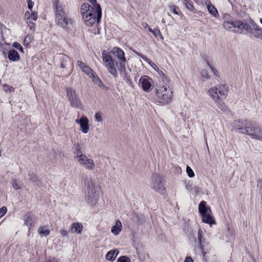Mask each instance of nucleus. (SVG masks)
<instances>
[{"label":"nucleus","instance_id":"nucleus-1","mask_svg":"<svg viewBox=\"0 0 262 262\" xmlns=\"http://www.w3.org/2000/svg\"><path fill=\"white\" fill-rule=\"evenodd\" d=\"M102 60L108 72L114 77L118 75L117 70L120 73L125 71L127 60L124 52L118 47H114L110 52L103 50L102 53Z\"/></svg>","mask_w":262,"mask_h":262},{"label":"nucleus","instance_id":"nucleus-2","mask_svg":"<svg viewBox=\"0 0 262 262\" xmlns=\"http://www.w3.org/2000/svg\"><path fill=\"white\" fill-rule=\"evenodd\" d=\"M85 199L91 206L96 205L99 199L100 188L92 179H87L85 182Z\"/></svg>","mask_w":262,"mask_h":262},{"label":"nucleus","instance_id":"nucleus-3","mask_svg":"<svg viewBox=\"0 0 262 262\" xmlns=\"http://www.w3.org/2000/svg\"><path fill=\"white\" fill-rule=\"evenodd\" d=\"M156 92V100L161 104H167L171 102L172 99V90L169 86V82L157 83Z\"/></svg>","mask_w":262,"mask_h":262},{"label":"nucleus","instance_id":"nucleus-4","mask_svg":"<svg viewBox=\"0 0 262 262\" xmlns=\"http://www.w3.org/2000/svg\"><path fill=\"white\" fill-rule=\"evenodd\" d=\"M229 91V87L225 84H220L210 88L207 94L214 101L224 99L226 98Z\"/></svg>","mask_w":262,"mask_h":262},{"label":"nucleus","instance_id":"nucleus-5","mask_svg":"<svg viewBox=\"0 0 262 262\" xmlns=\"http://www.w3.org/2000/svg\"><path fill=\"white\" fill-rule=\"evenodd\" d=\"M196 241L198 244V248H199L201 251L203 260L205 262H207V254L209 253L211 248L209 243L206 240V238L204 237L203 231L201 228H199L198 230Z\"/></svg>","mask_w":262,"mask_h":262},{"label":"nucleus","instance_id":"nucleus-6","mask_svg":"<svg viewBox=\"0 0 262 262\" xmlns=\"http://www.w3.org/2000/svg\"><path fill=\"white\" fill-rule=\"evenodd\" d=\"M66 92L70 105L72 107L79 110H83L84 108V106L75 90L70 88H67Z\"/></svg>","mask_w":262,"mask_h":262},{"label":"nucleus","instance_id":"nucleus-7","mask_svg":"<svg viewBox=\"0 0 262 262\" xmlns=\"http://www.w3.org/2000/svg\"><path fill=\"white\" fill-rule=\"evenodd\" d=\"M151 188L161 194L166 193V189L164 186V179L160 176L155 175L152 178Z\"/></svg>","mask_w":262,"mask_h":262},{"label":"nucleus","instance_id":"nucleus-8","mask_svg":"<svg viewBox=\"0 0 262 262\" xmlns=\"http://www.w3.org/2000/svg\"><path fill=\"white\" fill-rule=\"evenodd\" d=\"M206 203L204 201H202L199 205V211L202 216V221L204 223L212 225L215 223L213 217L207 212V208L206 207Z\"/></svg>","mask_w":262,"mask_h":262},{"label":"nucleus","instance_id":"nucleus-9","mask_svg":"<svg viewBox=\"0 0 262 262\" xmlns=\"http://www.w3.org/2000/svg\"><path fill=\"white\" fill-rule=\"evenodd\" d=\"M252 123L247 120L243 121L235 120L233 123V127L235 129L237 130L239 133L248 135L249 129Z\"/></svg>","mask_w":262,"mask_h":262},{"label":"nucleus","instance_id":"nucleus-10","mask_svg":"<svg viewBox=\"0 0 262 262\" xmlns=\"http://www.w3.org/2000/svg\"><path fill=\"white\" fill-rule=\"evenodd\" d=\"M248 135L253 139L262 142V126L252 123Z\"/></svg>","mask_w":262,"mask_h":262},{"label":"nucleus","instance_id":"nucleus-11","mask_svg":"<svg viewBox=\"0 0 262 262\" xmlns=\"http://www.w3.org/2000/svg\"><path fill=\"white\" fill-rule=\"evenodd\" d=\"M55 23L59 27L68 30L70 29L71 27L72 26L74 20L67 14L64 16L55 19Z\"/></svg>","mask_w":262,"mask_h":262},{"label":"nucleus","instance_id":"nucleus-12","mask_svg":"<svg viewBox=\"0 0 262 262\" xmlns=\"http://www.w3.org/2000/svg\"><path fill=\"white\" fill-rule=\"evenodd\" d=\"M54 9L55 10L54 13L55 19H57L68 14L66 6L60 3L59 1L55 2Z\"/></svg>","mask_w":262,"mask_h":262},{"label":"nucleus","instance_id":"nucleus-13","mask_svg":"<svg viewBox=\"0 0 262 262\" xmlns=\"http://www.w3.org/2000/svg\"><path fill=\"white\" fill-rule=\"evenodd\" d=\"M77 161L80 165L88 170H93L95 167L94 160L88 158L85 155L78 159Z\"/></svg>","mask_w":262,"mask_h":262},{"label":"nucleus","instance_id":"nucleus-14","mask_svg":"<svg viewBox=\"0 0 262 262\" xmlns=\"http://www.w3.org/2000/svg\"><path fill=\"white\" fill-rule=\"evenodd\" d=\"M249 32L253 37L262 40V28L256 23L251 24L249 29Z\"/></svg>","mask_w":262,"mask_h":262},{"label":"nucleus","instance_id":"nucleus-15","mask_svg":"<svg viewBox=\"0 0 262 262\" xmlns=\"http://www.w3.org/2000/svg\"><path fill=\"white\" fill-rule=\"evenodd\" d=\"M82 17L87 26L91 27L96 21L97 22V15L96 13H95V10H92L91 12H89V14Z\"/></svg>","mask_w":262,"mask_h":262},{"label":"nucleus","instance_id":"nucleus-16","mask_svg":"<svg viewBox=\"0 0 262 262\" xmlns=\"http://www.w3.org/2000/svg\"><path fill=\"white\" fill-rule=\"evenodd\" d=\"M75 122L80 125V130L82 133L86 134L89 132V121L86 116H83L80 119H76Z\"/></svg>","mask_w":262,"mask_h":262},{"label":"nucleus","instance_id":"nucleus-17","mask_svg":"<svg viewBox=\"0 0 262 262\" xmlns=\"http://www.w3.org/2000/svg\"><path fill=\"white\" fill-rule=\"evenodd\" d=\"M92 5L91 9L95 10V13L97 15V23H99L102 17V9L101 6L97 3V0H88Z\"/></svg>","mask_w":262,"mask_h":262},{"label":"nucleus","instance_id":"nucleus-18","mask_svg":"<svg viewBox=\"0 0 262 262\" xmlns=\"http://www.w3.org/2000/svg\"><path fill=\"white\" fill-rule=\"evenodd\" d=\"M151 79L147 76H142L139 80V83L141 85L143 90L144 91H149L151 86Z\"/></svg>","mask_w":262,"mask_h":262},{"label":"nucleus","instance_id":"nucleus-19","mask_svg":"<svg viewBox=\"0 0 262 262\" xmlns=\"http://www.w3.org/2000/svg\"><path fill=\"white\" fill-rule=\"evenodd\" d=\"M234 27L236 32L241 33L244 31H248L250 26L241 20H235Z\"/></svg>","mask_w":262,"mask_h":262},{"label":"nucleus","instance_id":"nucleus-20","mask_svg":"<svg viewBox=\"0 0 262 262\" xmlns=\"http://www.w3.org/2000/svg\"><path fill=\"white\" fill-rule=\"evenodd\" d=\"M205 4L209 12L213 16L217 17L219 16V13L217 9L212 5L211 2L209 0L205 2Z\"/></svg>","mask_w":262,"mask_h":262},{"label":"nucleus","instance_id":"nucleus-21","mask_svg":"<svg viewBox=\"0 0 262 262\" xmlns=\"http://www.w3.org/2000/svg\"><path fill=\"white\" fill-rule=\"evenodd\" d=\"M122 229V225L120 221L117 220L114 226L112 227L111 231L113 234L117 235L119 234Z\"/></svg>","mask_w":262,"mask_h":262},{"label":"nucleus","instance_id":"nucleus-22","mask_svg":"<svg viewBox=\"0 0 262 262\" xmlns=\"http://www.w3.org/2000/svg\"><path fill=\"white\" fill-rule=\"evenodd\" d=\"M82 225L79 223H73L70 227V231L72 233L76 232L78 234L81 233L82 230Z\"/></svg>","mask_w":262,"mask_h":262},{"label":"nucleus","instance_id":"nucleus-23","mask_svg":"<svg viewBox=\"0 0 262 262\" xmlns=\"http://www.w3.org/2000/svg\"><path fill=\"white\" fill-rule=\"evenodd\" d=\"M75 150L74 152L75 155V159L77 160L83 157L85 154H82L81 151V147L79 143H76L74 144Z\"/></svg>","mask_w":262,"mask_h":262},{"label":"nucleus","instance_id":"nucleus-24","mask_svg":"<svg viewBox=\"0 0 262 262\" xmlns=\"http://www.w3.org/2000/svg\"><path fill=\"white\" fill-rule=\"evenodd\" d=\"M235 21L231 20L230 21H224L223 23V27L224 29L231 31L236 32V30L234 27Z\"/></svg>","mask_w":262,"mask_h":262},{"label":"nucleus","instance_id":"nucleus-25","mask_svg":"<svg viewBox=\"0 0 262 262\" xmlns=\"http://www.w3.org/2000/svg\"><path fill=\"white\" fill-rule=\"evenodd\" d=\"M92 6H91L88 3L83 4L80 8V13L82 16H84L87 14H89V12H91Z\"/></svg>","mask_w":262,"mask_h":262},{"label":"nucleus","instance_id":"nucleus-26","mask_svg":"<svg viewBox=\"0 0 262 262\" xmlns=\"http://www.w3.org/2000/svg\"><path fill=\"white\" fill-rule=\"evenodd\" d=\"M9 59L11 61H17L19 59V55L17 51L12 49L9 51L8 55Z\"/></svg>","mask_w":262,"mask_h":262},{"label":"nucleus","instance_id":"nucleus-27","mask_svg":"<svg viewBox=\"0 0 262 262\" xmlns=\"http://www.w3.org/2000/svg\"><path fill=\"white\" fill-rule=\"evenodd\" d=\"M119 252L117 250H111L108 252L105 256L106 259L110 261H114L116 258Z\"/></svg>","mask_w":262,"mask_h":262},{"label":"nucleus","instance_id":"nucleus-28","mask_svg":"<svg viewBox=\"0 0 262 262\" xmlns=\"http://www.w3.org/2000/svg\"><path fill=\"white\" fill-rule=\"evenodd\" d=\"M157 73H158L159 79L158 83H166L169 82V79L168 77L164 74V73L161 70H157Z\"/></svg>","mask_w":262,"mask_h":262},{"label":"nucleus","instance_id":"nucleus-29","mask_svg":"<svg viewBox=\"0 0 262 262\" xmlns=\"http://www.w3.org/2000/svg\"><path fill=\"white\" fill-rule=\"evenodd\" d=\"M38 232L41 236L43 235L45 236L49 235L50 233V230L48 229L46 226L39 227L38 229Z\"/></svg>","mask_w":262,"mask_h":262},{"label":"nucleus","instance_id":"nucleus-30","mask_svg":"<svg viewBox=\"0 0 262 262\" xmlns=\"http://www.w3.org/2000/svg\"><path fill=\"white\" fill-rule=\"evenodd\" d=\"M184 4L185 5L186 8L189 10L193 12V13L196 12L197 10L192 5V3L190 0H184Z\"/></svg>","mask_w":262,"mask_h":262},{"label":"nucleus","instance_id":"nucleus-31","mask_svg":"<svg viewBox=\"0 0 262 262\" xmlns=\"http://www.w3.org/2000/svg\"><path fill=\"white\" fill-rule=\"evenodd\" d=\"M33 223V216L30 214H27L26 215V218L25 219V224L26 226H27L29 229H30L32 224Z\"/></svg>","mask_w":262,"mask_h":262},{"label":"nucleus","instance_id":"nucleus-32","mask_svg":"<svg viewBox=\"0 0 262 262\" xmlns=\"http://www.w3.org/2000/svg\"><path fill=\"white\" fill-rule=\"evenodd\" d=\"M92 81L99 86H101L103 83L100 78L96 75V73L94 72L90 76H89Z\"/></svg>","mask_w":262,"mask_h":262},{"label":"nucleus","instance_id":"nucleus-33","mask_svg":"<svg viewBox=\"0 0 262 262\" xmlns=\"http://www.w3.org/2000/svg\"><path fill=\"white\" fill-rule=\"evenodd\" d=\"M214 102L221 111L225 112L227 110V107L222 100H219V101H214Z\"/></svg>","mask_w":262,"mask_h":262},{"label":"nucleus","instance_id":"nucleus-34","mask_svg":"<svg viewBox=\"0 0 262 262\" xmlns=\"http://www.w3.org/2000/svg\"><path fill=\"white\" fill-rule=\"evenodd\" d=\"M148 31L151 32L156 37H160L162 39H164L160 30L158 28L152 30L150 27H148Z\"/></svg>","mask_w":262,"mask_h":262},{"label":"nucleus","instance_id":"nucleus-35","mask_svg":"<svg viewBox=\"0 0 262 262\" xmlns=\"http://www.w3.org/2000/svg\"><path fill=\"white\" fill-rule=\"evenodd\" d=\"M139 56H140L143 60H145L147 62H148L150 66L155 70H157L156 69V68H157V66L153 62H152L150 60H149V59H148L147 57H146L145 56H144V55H142V54H138Z\"/></svg>","mask_w":262,"mask_h":262},{"label":"nucleus","instance_id":"nucleus-36","mask_svg":"<svg viewBox=\"0 0 262 262\" xmlns=\"http://www.w3.org/2000/svg\"><path fill=\"white\" fill-rule=\"evenodd\" d=\"M61 59L63 61L61 63L60 67L62 69H64L66 67L67 65V64L66 63H64V62H68L69 60V59L67 56L64 55H62Z\"/></svg>","mask_w":262,"mask_h":262},{"label":"nucleus","instance_id":"nucleus-37","mask_svg":"<svg viewBox=\"0 0 262 262\" xmlns=\"http://www.w3.org/2000/svg\"><path fill=\"white\" fill-rule=\"evenodd\" d=\"M82 72L89 76H90L94 72V71L87 65L85 67Z\"/></svg>","mask_w":262,"mask_h":262},{"label":"nucleus","instance_id":"nucleus-38","mask_svg":"<svg viewBox=\"0 0 262 262\" xmlns=\"http://www.w3.org/2000/svg\"><path fill=\"white\" fill-rule=\"evenodd\" d=\"M117 262H130V259L126 256H122L118 259Z\"/></svg>","mask_w":262,"mask_h":262},{"label":"nucleus","instance_id":"nucleus-39","mask_svg":"<svg viewBox=\"0 0 262 262\" xmlns=\"http://www.w3.org/2000/svg\"><path fill=\"white\" fill-rule=\"evenodd\" d=\"M37 17L38 16L36 13H35V12H32L29 19V21L28 23H31V21H32L33 20H36Z\"/></svg>","mask_w":262,"mask_h":262},{"label":"nucleus","instance_id":"nucleus-40","mask_svg":"<svg viewBox=\"0 0 262 262\" xmlns=\"http://www.w3.org/2000/svg\"><path fill=\"white\" fill-rule=\"evenodd\" d=\"M186 172H187L188 176L190 178H192L194 177V173L193 170H192V169L189 166H187Z\"/></svg>","mask_w":262,"mask_h":262},{"label":"nucleus","instance_id":"nucleus-41","mask_svg":"<svg viewBox=\"0 0 262 262\" xmlns=\"http://www.w3.org/2000/svg\"><path fill=\"white\" fill-rule=\"evenodd\" d=\"M95 118L98 122H101L102 121V114L100 112H97L95 114Z\"/></svg>","mask_w":262,"mask_h":262},{"label":"nucleus","instance_id":"nucleus-42","mask_svg":"<svg viewBox=\"0 0 262 262\" xmlns=\"http://www.w3.org/2000/svg\"><path fill=\"white\" fill-rule=\"evenodd\" d=\"M77 65L81 70L82 71L86 66L84 62L80 60L77 61Z\"/></svg>","mask_w":262,"mask_h":262},{"label":"nucleus","instance_id":"nucleus-43","mask_svg":"<svg viewBox=\"0 0 262 262\" xmlns=\"http://www.w3.org/2000/svg\"><path fill=\"white\" fill-rule=\"evenodd\" d=\"M4 39L3 35V26L0 23V43L2 44L4 42Z\"/></svg>","mask_w":262,"mask_h":262},{"label":"nucleus","instance_id":"nucleus-44","mask_svg":"<svg viewBox=\"0 0 262 262\" xmlns=\"http://www.w3.org/2000/svg\"><path fill=\"white\" fill-rule=\"evenodd\" d=\"M3 89L6 92H9V91L12 92V91H14V89L13 87L9 86L8 85H4L3 86Z\"/></svg>","mask_w":262,"mask_h":262},{"label":"nucleus","instance_id":"nucleus-45","mask_svg":"<svg viewBox=\"0 0 262 262\" xmlns=\"http://www.w3.org/2000/svg\"><path fill=\"white\" fill-rule=\"evenodd\" d=\"M13 47L16 49L19 50L21 52H23V48L21 46L18 42H15L13 43Z\"/></svg>","mask_w":262,"mask_h":262},{"label":"nucleus","instance_id":"nucleus-46","mask_svg":"<svg viewBox=\"0 0 262 262\" xmlns=\"http://www.w3.org/2000/svg\"><path fill=\"white\" fill-rule=\"evenodd\" d=\"M201 74L203 78H205L206 79H209L210 78V77L208 74V72H207V70H203L201 73Z\"/></svg>","mask_w":262,"mask_h":262},{"label":"nucleus","instance_id":"nucleus-47","mask_svg":"<svg viewBox=\"0 0 262 262\" xmlns=\"http://www.w3.org/2000/svg\"><path fill=\"white\" fill-rule=\"evenodd\" d=\"M7 209L6 207H3L0 209V218L3 216L7 212Z\"/></svg>","mask_w":262,"mask_h":262},{"label":"nucleus","instance_id":"nucleus-48","mask_svg":"<svg viewBox=\"0 0 262 262\" xmlns=\"http://www.w3.org/2000/svg\"><path fill=\"white\" fill-rule=\"evenodd\" d=\"M170 11L175 14H179L178 12L176 10V7L174 5H171L169 7Z\"/></svg>","mask_w":262,"mask_h":262},{"label":"nucleus","instance_id":"nucleus-49","mask_svg":"<svg viewBox=\"0 0 262 262\" xmlns=\"http://www.w3.org/2000/svg\"><path fill=\"white\" fill-rule=\"evenodd\" d=\"M59 232L60 233V234L62 235V236L63 237H68V232L67 230H65V229H61L60 231H59Z\"/></svg>","mask_w":262,"mask_h":262},{"label":"nucleus","instance_id":"nucleus-50","mask_svg":"<svg viewBox=\"0 0 262 262\" xmlns=\"http://www.w3.org/2000/svg\"><path fill=\"white\" fill-rule=\"evenodd\" d=\"M31 14V13H30V12H26L25 14V19L26 20L27 23H28L29 21Z\"/></svg>","mask_w":262,"mask_h":262},{"label":"nucleus","instance_id":"nucleus-51","mask_svg":"<svg viewBox=\"0 0 262 262\" xmlns=\"http://www.w3.org/2000/svg\"><path fill=\"white\" fill-rule=\"evenodd\" d=\"M223 19H224V21H229L231 20H232V19L231 18V16L228 14H225L224 15Z\"/></svg>","mask_w":262,"mask_h":262},{"label":"nucleus","instance_id":"nucleus-52","mask_svg":"<svg viewBox=\"0 0 262 262\" xmlns=\"http://www.w3.org/2000/svg\"><path fill=\"white\" fill-rule=\"evenodd\" d=\"M209 67H210L211 70L214 73V74L217 76H219L218 72L211 65H210L209 62H207Z\"/></svg>","mask_w":262,"mask_h":262},{"label":"nucleus","instance_id":"nucleus-53","mask_svg":"<svg viewBox=\"0 0 262 262\" xmlns=\"http://www.w3.org/2000/svg\"><path fill=\"white\" fill-rule=\"evenodd\" d=\"M27 3H28V8L30 10H31L33 8L34 3L32 2V0H27Z\"/></svg>","mask_w":262,"mask_h":262},{"label":"nucleus","instance_id":"nucleus-54","mask_svg":"<svg viewBox=\"0 0 262 262\" xmlns=\"http://www.w3.org/2000/svg\"><path fill=\"white\" fill-rule=\"evenodd\" d=\"M28 24L30 29L31 30H34L35 28V24L32 21H31V23H28Z\"/></svg>","mask_w":262,"mask_h":262},{"label":"nucleus","instance_id":"nucleus-55","mask_svg":"<svg viewBox=\"0 0 262 262\" xmlns=\"http://www.w3.org/2000/svg\"><path fill=\"white\" fill-rule=\"evenodd\" d=\"M30 179L33 182H36L38 180V178L36 175L33 174L31 177Z\"/></svg>","mask_w":262,"mask_h":262},{"label":"nucleus","instance_id":"nucleus-56","mask_svg":"<svg viewBox=\"0 0 262 262\" xmlns=\"http://www.w3.org/2000/svg\"><path fill=\"white\" fill-rule=\"evenodd\" d=\"M13 187L15 190H18L20 188V187L19 186L18 184L16 182H14L12 184Z\"/></svg>","mask_w":262,"mask_h":262},{"label":"nucleus","instance_id":"nucleus-57","mask_svg":"<svg viewBox=\"0 0 262 262\" xmlns=\"http://www.w3.org/2000/svg\"><path fill=\"white\" fill-rule=\"evenodd\" d=\"M184 262H193V259L190 257H187Z\"/></svg>","mask_w":262,"mask_h":262},{"label":"nucleus","instance_id":"nucleus-58","mask_svg":"<svg viewBox=\"0 0 262 262\" xmlns=\"http://www.w3.org/2000/svg\"><path fill=\"white\" fill-rule=\"evenodd\" d=\"M142 26H143L144 28H148V27H149L148 26V24H146V23H142Z\"/></svg>","mask_w":262,"mask_h":262},{"label":"nucleus","instance_id":"nucleus-59","mask_svg":"<svg viewBox=\"0 0 262 262\" xmlns=\"http://www.w3.org/2000/svg\"><path fill=\"white\" fill-rule=\"evenodd\" d=\"M48 262H58L56 259H55L54 258L50 259Z\"/></svg>","mask_w":262,"mask_h":262},{"label":"nucleus","instance_id":"nucleus-60","mask_svg":"<svg viewBox=\"0 0 262 262\" xmlns=\"http://www.w3.org/2000/svg\"><path fill=\"white\" fill-rule=\"evenodd\" d=\"M260 185V187H262V178L259 179L258 181V185Z\"/></svg>","mask_w":262,"mask_h":262},{"label":"nucleus","instance_id":"nucleus-61","mask_svg":"<svg viewBox=\"0 0 262 262\" xmlns=\"http://www.w3.org/2000/svg\"><path fill=\"white\" fill-rule=\"evenodd\" d=\"M127 82L129 84H131V83H132L131 80L129 79H127Z\"/></svg>","mask_w":262,"mask_h":262},{"label":"nucleus","instance_id":"nucleus-62","mask_svg":"<svg viewBox=\"0 0 262 262\" xmlns=\"http://www.w3.org/2000/svg\"><path fill=\"white\" fill-rule=\"evenodd\" d=\"M260 22L262 24V18L260 19Z\"/></svg>","mask_w":262,"mask_h":262},{"label":"nucleus","instance_id":"nucleus-63","mask_svg":"<svg viewBox=\"0 0 262 262\" xmlns=\"http://www.w3.org/2000/svg\"><path fill=\"white\" fill-rule=\"evenodd\" d=\"M195 1H196V2H197V1H198V0H195Z\"/></svg>","mask_w":262,"mask_h":262}]
</instances>
